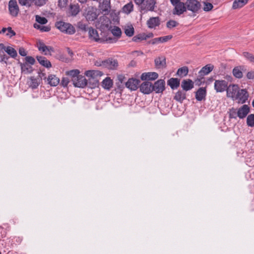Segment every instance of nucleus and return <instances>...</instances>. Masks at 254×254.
Here are the masks:
<instances>
[{
    "label": "nucleus",
    "mask_w": 254,
    "mask_h": 254,
    "mask_svg": "<svg viewBox=\"0 0 254 254\" xmlns=\"http://www.w3.org/2000/svg\"><path fill=\"white\" fill-rule=\"evenodd\" d=\"M133 4L132 2H129L128 3L125 5L122 8L123 12L129 14L133 10Z\"/></svg>",
    "instance_id": "obj_33"
},
{
    "label": "nucleus",
    "mask_w": 254,
    "mask_h": 254,
    "mask_svg": "<svg viewBox=\"0 0 254 254\" xmlns=\"http://www.w3.org/2000/svg\"><path fill=\"white\" fill-rule=\"evenodd\" d=\"M247 124L249 127H254V114H250L248 115L247 118Z\"/></svg>",
    "instance_id": "obj_41"
},
{
    "label": "nucleus",
    "mask_w": 254,
    "mask_h": 254,
    "mask_svg": "<svg viewBox=\"0 0 254 254\" xmlns=\"http://www.w3.org/2000/svg\"><path fill=\"white\" fill-rule=\"evenodd\" d=\"M160 24V20L159 17H152L147 21V25L150 28H155Z\"/></svg>",
    "instance_id": "obj_20"
},
{
    "label": "nucleus",
    "mask_w": 254,
    "mask_h": 254,
    "mask_svg": "<svg viewBox=\"0 0 254 254\" xmlns=\"http://www.w3.org/2000/svg\"><path fill=\"white\" fill-rule=\"evenodd\" d=\"M140 81L139 79L136 78H129L127 82H126V87L129 89L130 90H136L138 87Z\"/></svg>",
    "instance_id": "obj_13"
},
{
    "label": "nucleus",
    "mask_w": 254,
    "mask_h": 254,
    "mask_svg": "<svg viewBox=\"0 0 254 254\" xmlns=\"http://www.w3.org/2000/svg\"><path fill=\"white\" fill-rule=\"evenodd\" d=\"M243 56L252 63L254 60V56L250 53L244 52Z\"/></svg>",
    "instance_id": "obj_50"
},
{
    "label": "nucleus",
    "mask_w": 254,
    "mask_h": 254,
    "mask_svg": "<svg viewBox=\"0 0 254 254\" xmlns=\"http://www.w3.org/2000/svg\"><path fill=\"white\" fill-rule=\"evenodd\" d=\"M147 37L144 34H138L132 38V41L135 42H137L142 40H146Z\"/></svg>",
    "instance_id": "obj_44"
},
{
    "label": "nucleus",
    "mask_w": 254,
    "mask_h": 254,
    "mask_svg": "<svg viewBox=\"0 0 254 254\" xmlns=\"http://www.w3.org/2000/svg\"><path fill=\"white\" fill-rule=\"evenodd\" d=\"M56 26L62 32L66 34L73 35L76 32L74 27L69 23L58 21L56 22Z\"/></svg>",
    "instance_id": "obj_2"
},
{
    "label": "nucleus",
    "mask_w": 254,
    "mask_h": 254,
    "mask_svg": "<svg viewBox=\"0 0 254 254\" xmlns=\"http://www.w3.org/2000/svg\"><path fill=\"white\" fill-rule=\"evenodd\" d=\"M228 82L224 80H216L214 82V89L217 92H223L226 90Z\"/></svg>",
    "instance_id": "obj_9"
},
{
    "label": "nucleus",
    "mask_w": 254,
    "mask_h": 254,
    "mask_svg": "<svg viewBox=\"0 0 254 254\" xmlns=\"http://www.w3.org/2000/svg\"><path fill=\"white\" fill-rule=\"evenodd\" d=\"M187 9L192 12H197L201 8V4L197 0H187L185 2Z\"/></svg>",
    "instance_id": "obj_5"
},
{
    "label": "nucleus",
    "mask_w": 254,
    "mask_h": 254,
    "mask_svg": "<svg viewBox=\"0 0 254 254\" xmlns=\"http://www.w3.org/2000/svg\"><path fill=\"white\" fill-rule=\"evenodd\" d=\"M229 117L230 119H236L237 116V109L232 108L228 111Z\"/></svg>",
    "instance_id": "obj_42"
},
{
    "label": "nucleus",
    "mask_w": 254,
    "mask_h": 254,
    "mask_svg": "<svg viewBox=\"0 0 254 254\" xmlns=\"http://www.w3.org/2000/svg\"><path fill=\"white\" fill-rule=\"evenodd\" d=\"M38 62L43 66L49 68L52 66L50 62L44 57H37Z\"/></svg>",
    "instance_id": "obj_31"
},
{
    "label": "nucleus",
    "mask_w": 254,
    "mask_h": 254,
    "mask_svg": "<svg viewBox=\"0 0 254 254\" xmlns=\"http://www.w3.org/2000/svg\"><path fill=\"white\" fill-rule=\"evenodd\" d=\"M100 8L105 14L108 13L111 8L110 0H104L100 4Z\"/></svg>",
    "instance_id": "obj_23"
},
{
    "label": "nucleus",
    "mask_w": 254,
    "mask_h": 254,
    "mask_svg": "<svg viewBox=\"0 0 254 254\" xmlns=\"http://www.w3.org/2000/svg\"><path fill=\"white\" fill-rule=\"evenodd\" d=\"M8 10L10 14L16 17L19 12V8L16 0H10L8 2Z\"/></svg>",
    "instance_id": "obj_6"
},
{
    "label": "nucleus",
    "mask_w": 254,
    "mask_h": 254,
    "mask_svg": "<svg viewBox=\"0 0 254 254\" xmlns=\"http://www.w3.org/2000/svg\"><path fill=\"white\" fill-rule=\"evenodd\" d=\"M69 83V79L67 78H63L62 80V85L65 87Z\"/></svg>",
    "instance_id": "obj_58"
},
{
    "label": "nucleus",
    "mask_w": 254,
    "mask_h": 254,
    "mask_svg": "<svg viewBox=\"0 0 254 254\" xmlns=\"http://www.w3.org/2000/svg\"><path fill=\"white\" fill-rule=\"evenodd\" d=\"M34 27L40 30L42 32H48L51 30V28L49 26H42L37 23L34 24Z\"/></svg>",
    "instance_id": "obj_40"
},
{
    "label": "nucleus",
    "mask_w": 254,
    "mask_h": 254,
    "mask_svg": "<svg viewBox=\"0 0 254 254\" xmlns=\"http://www.w3.org/2000/svg\"><path fill=\"white\" fill-rule=\"evenodd\" d=\"M158 77V74L155 72L143 73L141 75L142 80H154Z\"/></svg>",
    "instance_id": "obj_17"
},
{
    "label": "nucleus",
    "mask_w": 254,
    "mask_h": 254,
    "mask_svg": "<svg viewBox=\"0 0 254 254\" xmlns=\"http://www.w3.org/2000/svg\"><path fill=\"white\" fill-rule=\"evenodd\" d=\"M247 77L248 79H254V72L250 71L247 73Z\"/></svg>",
    "instance_id": "obj_59"
},
{
    "label": "nucleus",
    "mask_w": 254,
    "mask_h": 254,
    "mask_svg": "<svg viewBox=\"0 0 254 254\" xmlns=\"http://www.w3.org/2000/svg\"><path fill=\"white\" fill-rule=\"evenodd\" d=\"M73 84L75 87L84 88L87 84V80L85 79L84 76L81 75L77 79L73 82Z\"/></svg>",
    "instance_id": "obj_19"
},
{
    "label": "nucleus",
    "mask_w": 254,
    "mask_h": 254,
    "mask_svg": "<svg viewBox=\"0 0 254 254\" xmlns=\"http://www.w3.org/2000/svg\"><path fill=\"white\" fill-rule=\"evenodd\" d=\"M165 82L163 79H159L152 85V90L156 93H162L165 89Z\"/></svg>",
    "instance_id": "obj_10"
},
{
    "label": "nucleus",
    "mask_w": 254,
    "mask_h": 254,
    "mask_svg": "<svg viewBox=\"0 0 254 254\" xmlns=\"http://www.w3.org/2000/svg\"><path fill=\"white\" fill-rule=\"evenodd\" d=\"M34 2L36 5L42 6L46 3V0H32V3Z\"/></svg>",
    "instance_id": "obj_53"
},
{
    "label": "nucleus",
    "mask_w": 254,
    "mask_h": 254,
    "mask_svg": "<svg viewBox=\"0 0 254 254\" xmlns=\"http://www.w3.org/2000/svg\"><path fill=\"white\" fill-rule=\"evenodd\" d=\"M30 86L33 89H35L37 88V87L39 86L40 84V79L39 78H35L34 76H31L30 78Z\"/></svg>",
    "instance_id": "obj_36"
},
{
    "label": "nucleus",
    "mask_w": 254,
    "mask_h": 254,
    "mask_svg": "<svg viewBox=\"0 0 254 254\" xmlns=\"http://www.w3.org/2000/svg\"><path fill=\"white\" fill-rule=\"evenodd\" d=\"M180 81L179 79L176 78H171L168 81V84L170 86V87L173 89L177 88L179 85Z\"/></svg>",
    "instance_id": "obj_29"
},
{
    "label": "nucleus",
    "mask_w": 254,
    "mask_h": 254,
    "mask_svg": "<svg viewBox=\"0 0 254 254\" xmlns=\"http://www.w3.org/2000/svg\"><path fill=\"white\" fill-rule=\"evenodd\" d=\"M156 2L155 0H145L141 4L138 5L140 7L141 11L147 12L154 10Z\"/></svg>",
    "instance_id": "obj_4"
},
{
    "label": "nucleus",
    "mask_w": 254,
    "mask_h": 254,
    "mask_svg": "<svg viewBox=\"0 0 254 254\" xmlns=\"http://www.w3.org/2000/svg\"><path fill=\"white\" fill-rule=\"evenodd\" d=\"M170 1L173 6L181 2L180 0H170Z\"/></svg>",
    "instance_id": "obj_62"
},
{
    "label": "nucleus",
    "mask_w": 254,
    "mask_h": 254,
    "mask_svg": "<svg viewBox=\"0 0 254 254\" xmlns=\"http://www.w3.org/2000/svg\"><path fill=\"white\" fill-rule=\"evenodd\" d=\"M7 46H5L2 43L0 44V50H4L5 51L6 48Z\"/></svg>",
    "instance_id": "obj_64"
},
{
    "label": "nucleus",
    "mask_w": 254,
    "mask_h": 254,
    "mask_svg": "<svg viewBox=\"0 0 254 254\" xmlns=\"http://www.w3.org/2000/svg\"><path fill=\"white\" fill-rule=\"evenodd\" d=\"M113 85V81L110 77H106L102 82V86L105 89L110 90Z\"/></svg>",
    "instance_id": "obj_30"
},
{
    "label": "nucleus",
    "mask_w": 254,
    "mask_h": 254,
    "mask_svg": "<svg viewBox=\"0 0 254 254\" xmlns=\"http://www.w3.org/2000/svg\"><path fill=\"white\" fill-rule=\"evenodd\" d=\"M246 71V68L244 65H240L235 67L232 71L234 77L237 78H242L243 76V71Z\"/></svg>",
    "instance_id": "obj_16"
},
{
    "label": "nucleus",
    "mask_w": 254,
    "mask_h": 254,
    "mask_svg": "<svg viewBox=\"0 0 254 254\" xmlns=\"http://www.w3.org/2000/svg\"><path fill=\"white\" fill-rule=\"evenodd\" d=\"M125 33L128 37L132 36L134 34V28L132 25H127L125 27Z\"/></svg>",
    "instance_id": "obj_38"
},
{
    "label": "nucleus",
    "mask_w": 254,
    "mask_h": 254,
    "mask_svg": "<svg viewBox=\"0 0 254 254\" xmlns=\"http://www.w3.org/2000/svg\"><path fill=\"white\" fill-rule=\"evenodd\" d=\"M112 33L113 35L117 37H120L122 34L121 30L118 27H114L112 30Z\"/></svg>",
    "instance_id": "obj_45"
},
{
    "label": "nucleus",
    "mask_w": 254,
    "mask_h": 254,
    "mask_svg": "<svg viewBox=\"0 0 254 254\" xmlns=\"http://www.w3.org/2000/svg\"><path fill=\"white\" fill-rule=\"evenodd\" d=\"M174 98L176 101L182 103L186 99V93L182 91H178Z\"/></svg>",
    "instance_id": "obj_32"
},
{
    "label": "nucleus",
    "mask_w": 254,
    "mask_h": 254,
    "mask_svg": "<svg viewBox=\"0 0 254 254\" xmlns=\"http://www.w3.org/2000/svg\"><path fill=\"white\" fill-rule=\"evenodd\" d=\"M7 32L5 34V35L9 38H11L13 36H15L16 33L12 29L11 27H7Z\"/></svg>",
    "instance_id": "obj_48"
},
{
    "label": "nucleus",
    "mask_w": 254,
    "mask_h": 254,
    "mask_svg": "<svg viewBox=\"0 0 254 254\" xmlns=\"http://www.w3.org/2000/svg\"><path fill=\"white\" fill-rule=\"evenodd\" d=\"M79 73L80 71L78 69H73L66 72V75L70 77L72 82L80 75Z\"/></svg>",
    "instance_id": "obj_26"
},
{
    "label": "nucleus",
    "mask_w": 254,
    "mask_h": 254,
    "mask_svg": "<svg viewBox=\"0 0 254 254\" xmlns=\"http://www.w3.org/2000/svg\"><path fill=\"white\" fill-rule=\"evenodd\" d=\"M19 3L22 5L30 6L32 3V0H18Z\"/></svg>",
    "instance_id": "obj_47"
},
{
    "label": "nucleus",
    "mask_w": 254,
    "mask_h": 254,
    "mask_svg": "<svg viewBox=\"0 0 254 254\" xmlns=\"http://www.w3.org/2000/svg\"><path fill=\"white\" fill-rule=\"evenodd\" d=\"M172 38V35H168L164 37H158L160 43H164Z\"/></svg>",
    "instance_id": "obj_51"
},
{
    "label": "nucleus",
    "mask_w": 254,
    "mask_h": 254,
    "mask_svg": "<svg viewBox=\"0 0 254 254\" xmlns=\"http://www.w3.org/2000/svg\"><path fill=\"white\" fill-rule=\"evenodd\" d=\"M181 86L184 90L189 91L193 88V82L190 79L183 80Z\"/></svg>",
    "instance_id": "obj_22"
},
{
    "label": "nucleus",
    "mask_w": 254,
    "mask_h": 254,
    "mask_svg": "<svg viewBox=\"0 0 254 254\" xmlns=\"http://www.w3.org/2000/svg\"><path fill=\"white\" fill-rule=\"evenodd\" d=\"M159 41L158 38H154L151 41L149 42L150 44H151L152 45L157 44L158 43H159Z\"/></svg>",
    "instance_id": "obj_60"
},
{
    "label": "nucleus",
    "mask_w": 254,
    "mask_h": 254,
    "mask_svg": "<svg viewBox=\"0 0 254 254\" xmlns=\"http://www.w3.org/2000/svg\"><path fill=\"white\" fill-rule=\"evenodd\" d=\"M189 72V68L187 66H183L179 68L177 72V75L180 77L186 76Z\"/></svg>",
    "instance_id": "obj_35"
},
{
    "label": "nucleus",
    "mask_w": 254,
    "mask_h": 254,
    "mask_svg": "<svg viewBox=\"0 0 254 254\" xmlns=\"http://www.w3.org/2000/svg\"><path fill=\"white\" fill-rule=\"evenodd\" d=\"M136 5L141 4L145 0H133Z\"/></svg>",
    "instance_id": "obj_63"
},
{
    "label": "nucleus",
    "mask_w": 254,
    "mask_h": 254,
    "mask_svg": "<svg viewBox=\"0 0 254 254\" xmlns=\"http://www.w3.org/2000/svg\"><path fill=\"white\" fill-rule=\"evenodd\" d=\"M154 63L155 66L157 68H164L166 67V58L164 56H161L157 57L154 60Z\"/></svg>",
    "instance_id": "obj_18"
},
{
    "label": "nucleus",
    "mask_w": 254,
    "mask_h": 254,
    "mask_svg": "<svg viewBox=\"0 0 254 254\" xmlns=\"http://www.w3.org/2000/svg\"><path fill=\"white\" fill-rule=\"evenodd\" d=\"M240 88L237 84H230L228 86L226 92L227 96L228 98H231L233 100L235 97L239 92Z\"/></svg>",
    "instance_id": "obj_7"
},
{
    "label": "nucleus",
    "mask_w": 254,
    "mask_h": 254,
    "mask_svg": "<svg viewBox=\"0 0 254 254\" xmlns=\"http://www.w3.org/2000/svg\"><path fill=\"white\" fill-rule=\"evenodd\" d=\"M214 66L211 64H208L203 66L199 71V73L200 75H205L209 73L213 69Z\"/></svg>",
    "instance_id": "obj_27"
},
{
    "label": "nucleus",
    "mask_w": 254,
    "mask_h": 254,
    "mask_svg": "<svg viewBox=\"0 0 254 254\" xmlns=\"http://www.w3.org/2000/svg\"><path fill=\"white\" fill-rule=\"evenodd\" d=\"M5 52L12 58H15L17 55L16 51L10 46H7Z\"/></svg>",
    "instance_id": "obj_37"
},
{
    "label": "nucleus",
    "mask_w": 254,
    "mask_h": 254,
    "mask_svg": "<svg viewBox=\"0 0 254 254\" xmlns=\"http://www.w3.org/2000/svg\"><path fill=\"white\" fill-rule=\"evenodd\" d=\"M78 27L83 31H86V25L82 22H79L77 23Z\"/></svg>",
    "instance_id": "obj_54"
},
{
    "label": "nucleus",
    "mask_w": 254,
    "mask_h": 254,
    "mask_svg": "<svg viewBox=\"0 0 254 254\" xmlns=\"http://www.w3.org/2000/svg\"><path fill=\"white\" fill-rule=\"evenodd\" d=\"M249 112L250 107L247 105H244L237 110V116L240 119H244Z\"/></svg>",
    "instance_id": "obj_15"
},
{
    "label": "nucleus",
    "mask_w": 254,
    "mask_h": 254,
    "mask_svg": "<svg viewBox=\"0 0 254 254\" xmlns=\"http://www.w3.org/2000/svg\"><path fill=\"white\" fill-rule=\"evenodd\" d=\"M88 35L89 39L92 41L100 43L104 42V39L99 37L97 30L92 27L89 28Z\"/></svg>",
    "instance_id": "obj_8"
},
{
    "label": "nucleus",
    "mask_w": 254,
    "mask_h": 254,
    "mask_svg": "<svg viewBox=\"0 0 254 254\" xmlns=\"http://www.w3.org/2000/svg\"><path fill=\"white\" fill-rule=\"evenodd\" d=\"M35 20L39 24H45L48 22V20L45 17H41L38 15L35 16Z\"/></svg>",
    "instance_id": "obj_43"
},
{
    "label": "nucleus",
    "mask_w": 254,
    "mask_h": 254,
    "mask_svg": "<svg viewBox=\"0 0 254 254\" xmlns=\"http://www.w3.org/2000/svg\"><path fill=\"white\" fill-rule=\"evenodd\" d=\"M249 95L246 89H239L233 101H236L239 104H244L248 100Z\"/></svg>",
    "instance_id": "obj_3"
},
{
    "label": "nucleus",
    "mask_w": 254,
    "mask_h": 254,
    "mask_svg": "<svg viewBox=\"0 0 254 254\" xmlns=\"http://www.w3.org/2000/svg\"><path fill=\"white\" fill-rule=\"evenodd\" d=\"M79 12V6L77 4L71 5L70 6V12L73 16L76 15Z\"/></svg>",
    "instance_id": "obj_39"
},
{
    "label": "nucleus",
    "mask_w": 254,
    "mask_h": 254,
    "mask_svg": "<svg viewBox=\"0 0 254 254\" xmlns=\"http://www.w3.org/2000/svg\"><path fill=\"white\" fill-rule=\"evenodd\" d=\"M173 10V14L174 15H180L187 10L185 3L181 2L175 5Z\"/></svg>",
    "instance_id": "obj_12"
},
{
    "label": "nucleus",
    "mask_w": 254,
    "mask_h": 254,
    "mask_svg": "<svg viewBox=\"0 0 254 254\" xmlns=\"http://www.w3.org/2000/svg\"><path fill=\"white\" fill-rule=\"evenodd\" d=\"M67 0H59V5L61 7H63L65 6Z\"/></svg>",
    "instance_id": "obj_57"
},
{
    "label": "nucleus",
    "mask_w": 254,
    "mask_h": 254,
    "mask_svg": "<svg viewBox=\"0 0 254 254\" xmlns=\"http://www.w3.org/2000/svg\"><path fill=\"white\" fill-rule=\"evenodd\" d=\"M206 91L205 88H199L196 92L195 98L197 101H201L206 96Z\"/></svg>",
    "instance_id": "obj_28"
},
{
    "label": "nucleus",
    "mask_w": 254,
    "mask_h": 254,
    "mask_svg": "<svg viewBox=\"0 0 254 254\" xmlns=\"http://www.w3.org/2000/svg\"><path fill=\"white\" fill-rule=\"evenodd\" d=\"M248 1L249 0H235L233 3L232 8L236 9L242 8L248 3Z\"/></svg>",
    "instance_id": "obj_24"
},
{
    "label": "nucleus",
    "mask_w": 254,
    "mask_h": 254,
    "mask_svg": "<svg viewBox=\"0 0 254 254\" xmlns=\"http://www.w3.org/2000/svg\"><path fill=\"white\" fill-rule=\"evenodd\" d=\"M204 6L203 7V9L205 11H209L211 10L213 7V5L212 3L208 2H203Z\"/></svg>",
    "instance_id": "obj_46"
},
{
    "label": "nucleus",
    "mask_w": 254,
    "mask_h": 254,
    "mask_svg": "<svg viewBox=\"0 0 254 254\" xmlns=\"http://www.w3.org/2000/svg\"><path fill=\"white\" fill-rule=\"evenodd\" d=\"M139 87L140 92L145 94H149L153 91L152 84L149 81L143 82Z\"/></svg>",
    "instance_id": "obj_14"
},
{
    "label": "nucleus",
    "mask_w": 254,
    "mask_h": 254,
    "mask_svg": "<svg viewBox=\"0 0 254 254\" xmlns=\"http://www.w3.org/2000/svg\"><path fill=\"white\" fill-rule=\"evenodd\" d=\"M98 15L93 9L88 10L85 14V18L88 21H93L97 18Z\"/></svg>",
    "instance_id": "obj_25"
},
{
    "label": "nucleus",
    "mask_w": 254,
    "mask_h": 254,
    "mask_svg": "<svg viewBox=\"0 0 254 254\" xmlns=\"http://www.w3.org/2000/svg\"><path fill=\"white\" fill-rule=\"evenodd\" d=\"M118 79L119 81L121 82V83H123L124 81L125 77L122 75H120L118 76Z\"/></svg>",
    "instance_id": "obj_61"
},
{
    "label": "nucleus",
    "mask_w": 254,
    "mask_h": 254,
    "mask_svg": "<svg viewBox=\"0 0 254 254\" xmlns=\"http://www.w3.org/2000/svg\"><path fill=\"white\" fill-rule=\"evenodd\" d=\"M85 75L88 77L89 83L92 84V87H94L98 85L103 73L98 70H89L85 72Z\"/></svg>",
    "instance_id": "obj_1"
},
{
    "label": "nucleus",
    "mask_w": 254,
    "mask_h": 254,
    "mask_svg": "<svg viewBox=\"0 0 254 254\" xmlns=\"http://www.w3.org/2000/svg\"><path fill=\"white\" fill-rule=\"evenodd\" d=\"M20 65L22 71L25 73H30L33 71L32 67L27 63L21 64Z\"/></svg>",
    "instance_id": "obj_34"
},
{
    "label": "nucleus",
    "mask_w": 254,
    "mask_h": 254,
    "mask_svg": "<svg viewBox=\"0 0 254 254\" xmlns=\"http://www.w3.org/2000/svg\"><path fill=\"white\" fill-rule=\"evenodd\" d=\"M26 63L30 64L31 65H33L35 63V60L34 58L31 56H27L25 58Z\"/></svg>",
    "instance_id": "obj_52"
},
{
    "label": "nucleus",
    "mask_w": 254,
    "mask_h": 254,
    "mask_svg": "<svg viewBox=\"0 0 254 254\" xmlns=\"http://www.w3.org/2000/svg\"><path fill=\"white\" fill-rule=\"evenodd\" d=\"M110 68H115L118 66V62L116 60H113L110 61Z\"/></svg>",
    "instance_id": "obj_55"
},
{
    "label": "nucleus",
    "mask_w": 254,
    "mask_h": 254,
    "mask_svg": "<svg viewBox=\"0 0 254 254\" xmlns=\"http://www.w3.org/2000/svg\"><path fill=\"white\" fill-rule=\"evenodd\" d=\"M19 54L23 57H25L27 55V52L23 47H21L19 49Z\"/></svg>",
    "instance_id": "obj_56"
},
{
    "label": "nucleus",
    "mask_w": 254,
    "mask_h": 254,
    "mask_svg": "<svg viewBox=\"0 0 254 254\" xmlns=\"http://www.w3.org/2000/svg\"><path fill=\"white\" fill-rule=\"evenodd\" d=\"M178 23L177 21L173 20H169L167 22V27L168 28H172L177 26Z\"/></svg>",
    "instance_id": "obj_49"
},
{
    "label": "nucleus",
    "mask_w": 254,
    "mask_h": 254,
    "mask_svg": "<svg viewBox=\"0 0 254 254\" xmlns=\"http://www.w3.org/2000/svg\"><path fill=\"white\" fill-rule=\"evenodd\" d=\"M38 50L45 55H51L54 52V49L51 46H47L42 41H39L37 42Z\"/></svg>",
    "instance_id": "obj_11"
},
{
    "label": "nucleus",
    "mask_w": 254,
    "mask_h": 254,
    "mask_svg": "<svg viewBox=\"0 0 254 254\" xmlns=\"http://www.w3.org/2000/svg\"><path fill=\"white\" fill-rule=\"evenodd\" d=\"M47 81L51 86H56L60 83V79L54 74H50L48 76Z\"/></svg>",
    "instance_id": "obj_21"
}]
</instances>
